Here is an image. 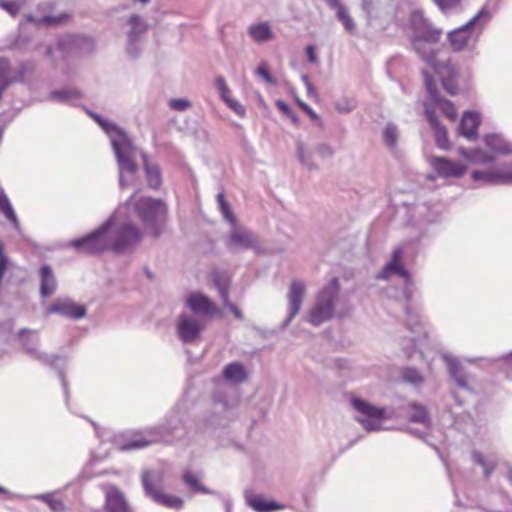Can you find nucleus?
<instances>
[{
	"mask_svg": "<svg viewBox=\"0 0 512 512\" xmlns=\"http://www.w3.org/2000/svg\"><path fill=\"white\" fill-rule=\"evenodd\" d=\"M204 328L205 322H203L201 319L185 314H181L178 317L176 330L179 339L183 343L195 342L200 337V334Z\"/></svg>",
	"mask_w": 512,
	"mask_h": 512,
	"instance_id": "11",
	"label": "nucleus"
},
{
	"mask_svg": "<svg viewBox=\"0 0 512 512\" xmlns=\"http://www.w3.org/2000/svg\"><path fill=\"white\" fill-rule=\"evenodd\" d=\"M222 376L227 382L232 384H241L247 379L246 369L240 362L227 364L223 369Z\"/></svg>",
	"mask_w": 512,
	"mask_h": 512,
	"instance_id": "28",
	"label": "nucleus"
},
{
	"mask_svg": "<svg viewBox=\"0 0 512 512\" xmlns=\"http://www.w3.org/2000/svg\"><path fill=\"white\" fill-rule=\"evenodd\" d=\"M406 314H407V328L411 331H414L415 327L419 323V316L417 313L412 312L409 307L406 308Z\"/></svg>",
	"mask_w": 512,
	"mask_h": 512,
	"instance_id": "54",
	"label": "nucleus"
},
{
	"mask_svg": "<svg viewBox=\"0 0 512 512\" xmlns=\"http://www.w3.org/2000/svg\"><path fill=\"white\" fill-rule=\"evenodd\" d=\"M431 165L441 177L459 178L466 172V166L445 157H432Z\"/></svg>",
	"mask_w": 512,
	"mask_h": 512,
	"instance_id": "17",
	"label": "nucleus"
},
{
	"mask_svg": "<svg viewBox=\"0 0 512 512\" xmlns=\"http://www.w3.org/2000/svg\"><path fill=\"white\" fill-rule=\"evenodd\" d=\"M297 103L298 105L301 107V109L303 111H305L310 117L311 119L315 120V121H318L319 120V117L318 115L314 112V110L309 106L307 105L304 101L300 100V99H297Z\"/></svg>",
	"mask_w": 512,
	"mask_h": 512,
	"instance_id": "58",
	"label": "nucleus"
},
{
	"mask_svg": "<svg viewBox=\"0 0 512 512\" xmlns=\"http://www.w3.org/2000/svg\"><path fill=\"white\" fill-rule=\"evenodd\" d=\"M183 481L194 492H201V493H204V494H209L210 493V490L208 488H206L205 486H203L202 484H200L198 478L195 475H193L192 473H190V472H185L183 474Z\"/></svg>",
	"mask_w": 512,
	"mask_h": 512,
	"instance_id": "48",
	"label": "nucleus"
},
{
	"mask_svg": "<svg viewBox=\"0 0 512 512\" xmlns=\"http://www.w3.org/2000/svg\"><path fill=\"white\" fill-rule=\"evenodd\" d=\"M444 359L447 363L449 374L457 386L462 389H468L467 376L462 365L456 359L449 356H445Z\"/></svg>",
	"mask_w": 512,
	"mask_h": 512,
	"instance_id": "32",
	"label": "nucleus"
},
{
	"mask_svg": "<svg viewBox=\"0 0 512 512\" xmlns=\"http://www.w3.org/2000/svg\"><path fill=\"white\" fill-rule=\"evenodd\" d=\"M149 27L146 19L136 13L124 20L125 51L129 57L135 59L141 55Z\"/></svg>",
	"mask_w": 512,
	"mask_h": 512,
	"instance_id": "9",
	"label": "nucleus"
},
{
	"mask_svg": "<svg viewBox=\"0 0 512 512\" xmlns=\"http://www.w3.org/2000/svg\"><path fill=\"white\" fill-rule=\"evenodd\" d=\"M276 106L284 114H286V115H291L292 114V110H291L290 106L285 101L277 100L276 101Z\"/></svg>",
	"mask_w": 512,
	"mask_h": 512,
	"instance_id": "61",
	"label": "nucleus"
},
{
	"mask_svg": "<svg viewBox=\"0 0 512 512\" xmlns=\"http://www.w3.org/2000/svg\"><path fill=\"white\" fill-rule=\"evenodd\" d=\"M40 498L44 500L54 512H61L65 508L60 499H55L50 494L41 495Z\"/></svg>",
	"mask_w": 512,
	"mask_h": 512,
	"instance_id": "50",
	"label": "nucleus"
},
{
	"mask_svg": "<svg viewBox=\"0 0 512 512\" xmlns=\"http://www.w3.org/2000/svg\"><path fill=\"white\" fill-rule=\"evenodd\" d=\"M471 177L490 185H512V163L491 170H475Z\"/></svg>",
	"mask_w": 512,
	"mask_h": 512,
	"instance_id": "12",
	"label": "nucleus"
},
{
	"mask_svg": "<svg viewBox=\"0 0 512 512\" xmlns=\"http://www.w3.org/2000/svg\"><path fill=\"white\" fill-rule=\"evenodd\" d=\"M105 509L107 512H130L123 493L114 486L106 491Z\"/></svg>",
	"mask_w": 512,
	"mask_h": 512,
	"instance_id": "24",
	"label": "nucleus"
},
{
	"mask_svg": "<svg viewBox=\"0 0 512 512\" xmlns=\"http://www.w3.org/2000/svg\"><path fill=\"white\" fill-rule=\"evenodd\" d=\"M141 482L145 494L153 498L155 494H158L163 489L164 473L158 469L145 470L142 472Z\"/></svg>",
	"mask_w": 512,
	"mask_h": 512,
	"instance_id": "20",
	"label": "nucleus"
},
{
	"mask_svg": "<svg viewBox=\"0 0 512 512\" xmlns=\"http://www.w3.org/2000/svg\"><path fill=\"white\" fill-rule=\"evenodd\" d=\"M247 504L256 512H273L283 510L285 505L274 500H266L262 495L246 493Z\"/></svg>",
	"mask_w": 512,
	"mask_h": 512,
	"instance_id": "23",
	"label": "nucleus"
},
{
	"mask_svg": "<svg viewBox=\"0 0 512 512\" xmlns=\"http://www.w3.org/2000/svg\"><path fill=\"white\" fill-rule=\"evenodd\" d=\"M296 155L300 163L308 170L312 171L319 168L313 161L311 152L306 149L304 143L300 140L296 142Z\"/></svg>",
	"mask_w": 512,
	"mask_h": 512,
	"instance_id": "38",
	"label": "nucleus"
},
{
	"mask_svg": "<svg viewBox=\"0 0 512 512\" xmlns=\"http://www.w3.org/2000/svg\"><path fill=\"white\" fill-rule=\"evenodd\" d=\"M18 336L23 348L27 353H29L35 360L39 361L44 365L52 367L58 372L59 378L61 380L65 392L66 399H68L69 391L67 381L65 379L63 368L61 365H59L60 362H65L64 359L59 355L38 352L37 345L39 343V336L35 331L22 329L19 332Z\"/></svg>",
	"mask_w": 512,
	"mask_h": 512,
	"instance_id": "7",
	"label": "nucleus"
},
{
	"mask_svg": "<svg viewBox=\"0 0 512 512\" xmlns=\"http://www.w3.org/2000/svg\"><path fill=\"white\" fill-rule=\"evenodd\" d=\"M351 403H352L353 408L356 411L365 415L367 418H370V419H383L384 418V415H385L384 408L373 406L369 402H367L363 399H360V398L352 399Z\"/></svg>",
	"mask_w": 512,
	"mask_h": 512,
	"instance_id": "30",
	"label": "nucleus"
},
{
	"mask_svg": "<svg viewBox=\"0 0 512 512\" xmlns=\"http://www.w3.org/2000/svg\"><path fill=\"white\" fill-rule=\"evenodd\" d=\"M326 4L334 10L339 9V7L343 6L342 2L340 0H324Z\"/></svg>",
	"mask_w": 512,
	"mask_h": 512,
	"instance_id": "64",
	"label": "nucleus"
},
{
	"mask_svg": "<svg viewBox=\"0 0 512 512\" xmlns=\"http://www.w3.org/2000/svg\"><path fill=\"white\" fill-rule=\"evenodd\" d=\"M409 407L412 409V412L408 417L410 422L421 423L427 427L430 425L431 421L427 409L423 405L411 402L409 403Z\"/></svg>",
	"mask_w": 512,
	"mask_h": 512,
	"instance_id": "37",
	"label": "nucleus"
},
{
	"mask_svg": "<svg viewBox=\"0 0 512 512\" xmlns=\"http://www.w3.org/2000/svg\"><path fill=\"white\" fill-rule=\"evenodd\" d=\"M40 294L43 298L50 297L56 290L57 282L50 265L45 264L40 268Z\"/></svg>",
	"mask_w": 512,
	"mask_h": 512,
	"instance_id": "25",
	"label": "nucleus"
},
{
	"mask_svg": "<svg viewBox=\"0 0 512 512\" xmlns=\"http://www.w3.org/2000/svg\"><path fill=\"white\" fill-rule=\"evenodd\" d=\"M141 231L131 223L114 228V219L110 217L98 229L90 234L71 241L70 245L78 252L99 254L105 251L123 253L139 242Z\"/></svg>",
	"mask_w": 512,
	"mask_h": 512,
	"instance_id": "1",
	"label": "nucleus"
},
{
	"mask_svg": "<svg viewBox=\"0 0 512 512\" xmlns=\"http://www.w3.org/2000/svg\"><path fill=\"white\" fill-rule=\"evenodd\" d=\"M186 304L194 314L200 317H207L216 313L213 302L201 293L190 294L187 297Z\"/></svg>",
	"mask_w": 512,
	"mask_h": 512,
	"instance_id": "21",
	"label": "nucleus"
},
{
	"mask_svg": "<svg viewBox=\"0 0 512 512\" xmlns=\"http://www.w3.org/2000/svg\"><path fill=\"white\" fill-rule=\"evenodd\" d=\"M217 201H218L220 212L223 215L224 219L226 221H228L232 226H235L236 218H235L228 202L225 200V196L223 193H219L217 195Z\"/></svg>",
	"mask_w": 512,
	"mask_h": 512,
	"instance_id": "46",
	"label": "nucleus"
},
{
	"mask_svg": "<svg viewBox=\"0 0 512 512\" xmlns=\"http://www.w3.org/2000/svg\"><path fill=\"white\" fill-rule=\"evenodd\" d=\"M81 97V93L72 88H65L60 90H53L47 96V100L56 103L70 104L74 100H78Z\"/></svg>",
	"mask_w": 512,
	"mask_h": 512,
	"instance_id": "34",
	"label": "nucleus"
},
{
	"mask_svg": "<svg viewBox=\"0 0 512 512\" xmlns=\"http://www.w3.org/2000/svg\"><path fill=\"white\" fill-rule=\"evenodd\" d=\"M306 294V285L303 281L295 279L291 282L287 293L288 316L282 323V329L286 328L299 313Z\"/></svg>",
	"mask_w": 512,
	"mask_h": 512,
	"instance_id": "13",
	"label": "nucleus"
},
{
	"mask_svg": "<svg viewBox=\"0 0 512 512\" xmlns=\"http://www.w3.org/2000/svg\"><path fill=\"white\" fill-rule=\"evenodd\" d=\"M212 280L221 299L227 298L229 296V275L224 271L215 270L212 273Z\"/></svg>",
	"mask_w": 512,
	"mask_h": 512,
	"instance_id": "35",
	"label": "nucleus"
},
{
	"mask_svg": "<svg viewBox=\"0 0 512 512\" xmlns=\"http://www.w3.org/2000/svg\"><path fill=\"white\" fill-rule=\"evenodd\" d=\"M94 49L92 38L83 35H64L57 41V50L63 57L73 54H86Z\"/></svg>",
	"mask_w": 512,
	"mask_h": 512,
	"instance_id": "10",
	"label": "nucleus"
},
{
	"mask_svg": "<svg viewBox=\"0 0 512 512\" xmlns=\"http://www.w3.org/2000/svg\"><path fill=\"white\" fill-rule=\"evenodd\" d=\"M443 87L450 95L457 94V85L451 80H443Z\"/></svg>",
	"mask_w": 512,
	"mask_h": 512,
	"instance_id": "59",
	"label": "nucleus"
},
{
	"mask_svg": "<svg viewBox=\"0 0 512 512\" xmlns=\"http://www.w3.org/2000/svg\"><path fill=\"white\" fill-rule=\"evenodd\" d=\"M444 14H457L463 10L461 0H432Z\"/></svg>",
	"mask_w": 512,
	"mask_h": 512,
	"instance_id": "43",
	"label": "nucleus"
},
{
	"mask_svg": "<svg viewBox=\"0 0 512 512\" xmlns=\"http://www.w3.org/2000/svg\"><path fill=\"white\" fill-rule=\"evenodd\" d=\"M48 314H60L72 319H81L86 315V308L71 300L56 301L47 309Z\"/></svg>",
	"mask_w": 512,
	"mask_h": 512,
	"instance_id": "18",
	"label": "nucleus"
},
{
	"mask_svg": "<svg viewBox=\"0 0 512 512\" xmlns=\"http://www.w3.org/2000/svg\"><path fill=\"white\" fill-rule=\"evenodd\" d=\"M127 205L133 207L136 216L155 237L161 234L162 225L167 215V206L162 200L151 197L136 199L135 195H132Z\"/></svg>",
	"mask_w": 512,
	"mask_h": 512,
	"instance_id": "4",
	"label": "nucleus"
},
{
	"mask_svg": "<svg viewBox=\"0 0 512 512\" xmlns=\"http://www.w3.org/2000/svg\"><path fill=\"white\" fill-rule=\"evenodd\" d=\"M33 70L34 63L30 61L21 62L17 67H13L15 83H24L26 75L32 73Z\"/></svg>",
	"mask_w": 512,
	"mask_h": 512,
	"instance_id": "44",
	"label": "nucleus"
},
{
	"mask_svg": "<svg viewBox=\"0 0 512 512\" xmlns=\"http://www.w3.org/2000/svg\"><path fill=\"white\" fill-rule=\"evenodd\" d=\"M228 107L233 110L237 115L243 117L245 115V107L238 101L230 99L226 102Z\"/></svg>",
	"mask_w": 512,
	"mask_h": 512,
	"instance_id": "56",
	"label": "nucleus"
},
{
	"mask_svg": "<svg viewBox=\"0 0 512 512\" xmlns=\"http://www.w3.org/2000/svg\"><path fill=\"white\" fill-rule=\"evenodd\" d=\"M403 380L407 383H411L414 385L420 384L423 382V378L420 372L416 368L408 367L404 369L402 373Z\"/></svg>",
	"mask_w": 512,
	"mask_h": 512,
	"instance_id": "49",
	"label": "nucleus"
},
{
	"mask_svg": "<svg viewBox=\"0 0 512 512\" xmlns=\"http://www.w3.org/2000/svg\"><path fill=\"white\" fill-rule=\"evenodd\" d=\"M0 6L13 17L17 16L20 11V5L13 1H0Z\"/></svg>",
	"mask_w": 512,
	"mask_h": 512,
	"instance_id": "53",
	"label": "nucleus"
},
{
	"mask_svg": "<svg viewBox=\"0 0 512 512\" xmlns=\"http://www.w3.org/2000/svg\"><path fill=\"white\" fill-rule=\"evenodd\" d=\"M216 88L219 92L223 91H229V87L226 85L225 79L222 76H218L215 80Z\"/></svg>",
	"mask_w": 512,
	"mask_h": 512,
	"instance_id": "62",
	"label": "nucleus"
},
{
	"mask_svg": "<svg viewBox=\"0 0 512 512\" xmlns=\"http://www.w3.org/2000/svg\"><path fill=\"white\" fill-rule=\"evenodd\" d=\"M98 125L110 138L119 169V186L125 188L129 185L125 175L133 176L138 171V165L135 162L136 147L128 134L115 123L103 119Z\"/></svg>",
	"mask_w": 512,
	"mask_h": 512,
	"instance_id": "2",
	"label": "nucleus"
},
{
	"mask_svg": "<svg viewBox=\"0 0 512 512\" xmlns=\"http://www.w3.org/2000/svg\"><path fill=\"white\" fill-rule=\"evenodd\" d=\"M169 106L175 111H185L191 107V103L186 99L176 98L170 101Z\"/></svg>",
	"mask_w": 512,
	"mask_h": 512,
	"instance_id": "52",
	"label": "nucleus"
},
{
	"mask_svg": "<svg viewBox=\"0 0 512 512\" xmlns=\"http://www.w3.org/2000/svg\"><path fill=\"white\" fill-rule=\"evenodd\" d=\"M491 17V13L483 7L467 23L450 31L447 34V39L451 49L455 52L462 51L470 42H476Z\"/></svg>",
	"mask_w": 512,
	"mask_h": 512,
	"instance_id": "5",
	"label": "nucleus"
},
{
	"mask_svg": "<svg viewBox=\"0 0 512 512\" xmlns=\"http://www.w3.org/2000/svg\"><path fill=\"white\" fill-rule=\"evenodd\" d=\"M156 438L147 439L145 437H138L133 440L126 441L120 446V449L122 451H129V450H135V449H141L149 446L150 444L156 442Z\"/></svg>",
	"mask_w": 512,
	"mask_h": 512,
	"instance_id": "45",
	"label": "nucleus"
},
{
	"mask_svg": "<svg viewBox=\"0 0 512 512\" xmlns=\"http://www.w3.org/2000/svg\"><path fill=\"white\" fill-rule=\"evenodd\" d=\"M143 166L146 175V181L149 188L157 190L162 184L161 170L157 163L149 161L147 155L142 153Z\"/></svg>",
	"mask_w": 512,
	"mask_h": 512,
	"instance_id": "26",
	"label": "nucleus"
},
{
	"mask_svg": "<svg viewBox=\"0 0 512 512\" xmlns=\"http://www.w3.org/2000/svg\"><path fill=\"white\" fill-rule=\"evenodd\" d=\"M212 408L208 415L199 420L196 429L200 433H211L226 426L232 419L233 405L222 393H215L212 398Z\"/></svg>",
	"mask_w": 512,
	"mask_h": 512,
	"instance_id": "8",
	"label": "nucleus"
},
{
	"mask_svg": "<svg viewBox=\"0 0 512 512\" xmlns=\"http://www.w3.org/2000/svg\"><path fill=\"white\" fill-rule=\"evenodd\" d=\"M484 142L489 149L496 153L512 155V142L500 134H488L484 137Z\"/></svg>",
	"mask_w": 512,
	"mask_h": 512,
	"instance_id": "29",
	"label": "nucleus"
},
{
	"mask_svg": "<svg viewBox=\"0 0 512 512\" xmlns=\"http://www.w3.org/2000/svg\"><path fill=\"white\" fill-rule=\"evenodd\" d=\"M227 248L231 251L248 250L258 246L257 236L245 228L233 226L227 239Z\"/></svg>",
	"mask_w": 512,
	"mask_h": 512,
	"instance_id": "15",
	"label": "nucleus"
},
{
	"mask_svg": "<svg viewBox=\"0 0 512 512\" xmlns=\"http://www.w3.org/2000/svg\"><path fill=\"white\" fill-rule=\"evenodd\" d=\"M399 139V129L396 124L389 122L386 124L383 130V141L385 145L393 150L397 146V142Z\"/></svg>",
	"mask_w": 512,
	"mask_h": 512,
	"instance_id": "41",
	"label": "nucleus"
},
{
	"mask_svg": "<svg viewBox=\"0 0 512 512\" xmlns=\"http://www.w3.org/2000/svg\"><path fill=\"white\" fill-rule=\"evenodd\" d=\"M248 34L257 43H265L274 38L273 31L267 22L251 25Z\"/></svg>",
	"mask_w": 512,
	"mask_h": 512,
	"instance_id": "33",
	"label": "nucleus"
},
{
	"mask_svg": "<svg viewBox=\"0 0 512 512\" xmlns=\"http://www.w3.org/2000/svg\"><path fill=\"white\" fill-rule=\"evenodd\" d=\"M15 83L13 66L8 58L0 57V101L5 90Z\"/></svg>",
	"mask_w": 512,
	"mask_h": 512,
	"instance_id": "31",
	"label": "nucleus"
},
{
	"mask_svg": "<svg viewBox=\"0 0 512 512\" xmlns=\"http://www.w3.org/2000/svg\"><path fill=\"white\" fill-rule=\"evenodd\" d=\"M424 107L427 121L434 132V139L437 147L443 150H449L451 148V144L445 126L440 123L435 109H433L429 103H425Z\"/></svg>",
	"mask_w": 512,
	"mask_h": 512,
	"instance_id": "16",
	"label": "nucleus"
},
{
	"mask_svg": "<svg viewBox=\"0 0 512 512\" xmlns=\"http://www.w3.org/2000/svg\"><path fill=\"white\" fill-rule=\"evenodd\" d=\"M356 420L362 425V427L368 431V432H371V431H377L380 429V425L379 424H376L375 422H373L372 420L373 419H365V418H361V417H356Z\"/></svg>",
	"mask_w": 512,
	"mask_h": 512,
	"instance_id": "55",
	"label": "nucleus"
},
{
	"mask_svg": "<svg viewBox=\"0 0 512 512\" xmlns=\"http://www.w3.org/2000/svg\"><path fill=\"white\" fill-rule=\"evenodd\" d=\"M422 75L425 82L426 90L429 94L431 104H429L433 109L435 107L440 108V110L444 113V115L450 119L455 120L456 118V109L453 103L447 99L442 98L437 89L436 84L433 78L429 75V73L425 70L422 71Z\"/></svg>",
	"mask_w": 512,
	"mask_h": 512,
	"instance_id": "14",
	"label": "nucleus"
},
{
	"mask_svg": "<svg viewBox=\"0 0 512 512\" xmlns=\"http://www.w3.org/2000/svg\"><path fill=\"white\" fill-rule=\"evenodd\" d=\"M0 211L16 229L19 227V220L16 216V213L10 203V200L2 189H0Z\"/></svg>",
	"mask_w": 512,
	"mask_h": 512,
	"instance_id": "39",
	"label": "nucleus"
},
{
	"mask_svg": "<svg viewBox=\"0 0 512 512\" xmlns=\"http://www.w3.org/2000/svg\"><path fill=\"white\" fill-rule=\"evenodd\" d=\"M336 17L342 23L344 29L349 34L356 33V23L354 19L350 16L347 8L344 5L336 10Z\"/></svg>",
	"mask_w": 512,
	"mask_h": 512,
	"instance_id": "42",
	"label": "nucleus"
},
{
	"mask_svg": "<svg viewBox=\"0 0 512 512\" xmlns=\"http://www.w3.org/2000/svg\"><path fill=\"white\" fill-rule=\"evenodd\" d=\"M410 25L413 31L410 39L412 49L424 62L438 71L437 51L429 47L428 44L438 43L443 34V29L436 27L419 10L411 13Z\"/></svg>",
	"mask_w": 512,
	"mask_h": 512,
	"instance_id": "3",
	"label": "nucleus"
},
{
	"mask_svg": "<svg viewBox=\"0 0 512 512\" xmlns=\"http://www.w3.org/2000/svg\"><path fill=\"white\" fill-rule=\"evenodd\" d=\"M222 301L224 306L228 308L237 319L242 320L244 318L242 312L229 300V296L222 299Z\"/></svg>",
	"mask_w": 512,
	"mask_h": 512,
	"instance_id": "57",
	"label": "nucleus"
},
{
	"mask_svg": "<svg viewBox=\"0 0 512 512\" xmlns=\"http://www.w3.org/2000/svg\"><path fill=\"white\" fill-rule=\"evenodd\" d=\"M461 154L465 157L469 158L470 160L481 162V163H491L495 161V158L493 156L487 155L484 151L481 149H476L473 151H466L465 149H461Z\"/></svg>",
	"mask_w": 512,
	"mask_h": 512,
	"instance_id": "47",
	"label": "nucleus"
},
{
	"mask_svg": "<svg viewBox=\"0 0 512 512\" xmlns=\"http://www.w3.org/2000/svg\"><path fill=\"white\" fill-rule=\"evenodd\" d=\"M403 253L404 252L401 247H398L393 251L391 260L384 266L382 272L379 275L380 279H388L392 275H398L406 281L410 280V274L408 270L401 263Z\"/></svg>",
	"mask_w": 512,
	"mask_h": 512,
	"instance_id": "19",
	"label": "nucleus"
},
{
	"mask_svg": "<svg viewBox=\"0 0 512 512\" xmlns=\"http://www.w3.org/2000/svg\"><path fill=\"white\" fill-rule=\"evenodd\" d=\"M151 499L161 506L177 510L181 509L184 504L182 498L170 494H165L163 493V491H160L158 494H155L154 497Z\"/></svg>",
	"mask_w": 512,
	"mask_h": 512,
	"instance_id": "36",
	"label": "nucleus"
},
{
	"mask_svg": "<svg viewBox=\"0 0 512 512\" xmlns=\"http://www.w3.org/2000/svg\"><path fill=\"white\" fill-rule=\"evenodd\" d=\"M256 73L263 77L268 83H273V78L265 66H259L256 70Z\"/></svg>",
	"mask_w": 512,
	"mask_h": 512,
	"instance_id": "60",
	"label": "nucleus"
},
{
	"mask_svg": "<svg viewBox=\"0 0 512 512\" xmlns=\"http://www.w3.org/2000/svg\"><path fill=\"white\" fill-rule=\"evenodd\" d=\"M481 123L480 115L477 112L466 111L459 124L460 135L466 137L469 140H473L477 137V130Z\"/></svg>",
	"mask_w": 512,
	"mask_h": 512,
	"instance_id": "22",
	"label": "nucleus"
},
{
	"mask_svg": "<svg viewBox=\"0 0 512 512\" xmlns=\"http://www.w3.org/2000/svg\"><path fill=\"white\" fill-rule=\"evenodd\" d=\"M306 55L307 59L311 63H315L317 61L316 55H315V48L313 45H308L306 47Z\"/></svg>",
	"mask_w": 512,
	"mask_h": 512,
	"instance_id": "63",
	"label": "nucleus"
},
{
	"mask_svg": "<svg viewBox=\"0 0 512 512\" xmlns=\"http://www.w3.org/2000/svg\"><path fill=\"white\" fill-rule=\"evenodd\" d=\"M334 152V149L327 143H320L316 146V153L323 159L332 158Z\"/></svg>",
	"mask_w": 512,
	"mask_h": 512,
	"instance_id": "51",
	"label": "nucleus"
},
{
	"mask_svg": "<svg viewBox=\"0 0 512 512\" xmlns=\"http://www.w3.org/2000/svg\"><path fill=\"white\" fill-rule=\"evenodd\" d=\"M339 291V280L334 277L319 292L316 303L309 313L308 322L310 324L319 326L333 317L335 302L338 299Z\"/></svg>",
	"mask_w": 512,
	"mask_h": 512,
	"instance_id": "6",
	"label": "nucleus"
},
{
	"mask_svg": "<svg viewBox=\"0 0 512 512\" xmlns=\"http://www.w3.org/2000/svg\"><path fill=\"white\" fill-rule=\"evenodd\" d=\"M471 458L474 464L483 468L485 478H489L491 476L498 463V457L493 453L484 455L481 452L474 450L471 453Z\"/></svg>",
	"mask_w": 512,
	"mask_h": 512,
	"instance_id": "27",
	"label": "nucleus"
},
{
	"mask_svg": "<svg viewBox=\"0 0 512 512\" xmlns=\"http://www.w3.org/2000/svg\"><path fill=\"white\" fill-rule=\"evenodd\" d=\"M0 211L16 229L19 227V220L16 216V213L10 203V200L2 189H0Z\"/></svg>",
	"mask_w": 512,
	"mask_h": 512,
	"instance_id": "40",
	"label": "nucleus"
}]
</instances>
